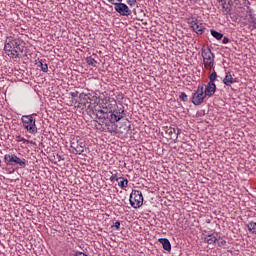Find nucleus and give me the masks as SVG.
Segmentation results:
<instances>
[{"instance_id": "27", "label": "nucleus", "mask_w": 256, "mask_h": 256, "mask_svg": "<svg viewBox=\"0 0 256 256\" xmlns=\"http://www.w3.org/2000/svg\"><path fill=\"white\" fill-rule=\"evenodd\" d=\"M250 23H252V27L256 29V18L253 15H250Z\"/></svg>"}, {"instance_id": "14", "label": "nucleus", "mask_w": 256, "mask_h": 256, "mask_svg": "<svg viewBox=\"0 0 256 256\" xmlns=\"http://www.w3.org/2000/svg\"><path fill=\"white\" fill-rule=\"evenodd\" d=\"M223 83L224 85H226V87H231V85H233L234 83H237V81L235 80V78H233V75L231 74V72L227 71L225 73Z\"/></svg>"}, {"instance_id": "33", "label": "nucleus", "mask_w": 256, "mask_h": 256, "mask_svg": "<svg viewBox=\"0 0 256 256\" xmlns=\"http://www.w3.org/2000/svg\"><path fill=\"white\" fill-rule=\"evenodd\" d=\"M70 95L73 99H75V97H78L79 92H71Z\"/></svg>"}, {"instance_id": "19", "label": "nucleus", "mask_w": 256, "mask_h": 256, "mask_svg": "<svg viewBox=\"0 0 256 256\" xmlns=\"http://www.w3.org/2000/svg\"><path fill=\"white\" fill-rule=\"evenodd\" d=\"M247 228L250 233H252L253 235H256V222H253V221L249 222L247 224Z\"/></svg>"}, {"instance_id": "6", "label": "nucleus", "mask_w": 256, "mask_h": 256, "mask_svg": "<svg viewBox=\"0 0 256 256\" xmlns=\"http://www.w3.org/2000/svg\"><path fill=\"white\" fill-rule=\"evenodd\" d=\"M4 161L6 165H13V163H15V165H19V167H27V160H25V158L21 159L15 154L4 155Z\"/></svg>"}, {"instance_id": "10", "label": "nucleus", "mask_w": 256, "mask_h": 256, "mask_svg": "<svg viewBox=\"0 0 256 256\" xmlns=\"http://www.w3.org/2000/svg\"><path fill=\"white\" fill-rule=\"evenodd\" d=\"M71 149L75 151L76 155H81L85 151V142L73 139L71 141Z\"/></svg>"}, {"instance_id": "23", "label": "nucleus", "mask_w": 256, "mask_h": 256, "mask_svg": "<svg viewBox=\"0 0 256 256\" xmlns=\"http://www.w3.org/2000/svg\"><path fill=\"white\" fill-rule=\"evenodd\" d=\"M209 82L208 83H215L217 80V72L213 71L209 76Z\"/></svg>"}, {"instance_id": "11", "label": "nucleus", "mask_w": 256, "mask_h": 256, "mask_svg": "<svg viewBox=\"0 0 256 256\" xmlns=\"http://www.w3.org/2000/svg\"><path fill=\"white\" fill-rule=\"evenodd\" d=\"M125 117V110H114L110 112L109 115V121L110 123H118V121H121Z\"/></svg>"}, {"instance_id": "20", "label": "nucleus", "mask_w": 256, "mask_h": 256, "mask_svg": "<svg viewBox=\"0 0 256 256\" xmlns=\"http://www.w3.org/2000/svg\"><path fill=\"white\" fill-rule=\"evenodd\" d=\"M210 33L214 39H217V41H221V39H223V34L217 32L216 30H210Z\"/></svg>"}, {"instance_id": "21", "label": "nucleus", "mask_w": 256, "mask_h": 256, "mask_svg": "<svg viewBox=\"0 0 256 256\" xmlns=\"http://www.w3.org/2000/svg\"><path fill=\"white\" fill-rule=\"evenodd\" d=\"M216 243H217L218 247H225V245H227V241L219 235L217 237Z\"/></svg>"}, {"instance_id": "24", "label": "nucleus", "mask_w": 256, "mask_h": 256, "mask_svg": "<svg viewBox=\"0 0 256 256\" xmlns=\"http://www.w3.org/2000/svg\"><path fill=\"white\" fill-rule=\"evenodd\" d=\"M220 2L223 5V8L225 9V7L227 8L228 5H231L233 3V0H220Z\"/></svg>"}, {"instance_id": "12", "label": "nucleus", "mask_w": 256, "mask_h": 256, "mask_svg": "<svg viewBox=\"0 0 256 256\" xmlns=\"http://www.w3.org/2000/svg\"><path fill=\"white\" fill-rule=\"evenodd\" d=\"M217 91V86L215 83L208 82L207 85H204V93L206 97H213Z\"/></svg>"}, {"instance_id": "5", "label": "nucleus", "mask_w": 256, "mask_h": 256, "mask_svg": "<svg viewBox=\"0 0 256 256\" xmlns=\"http://www.w3.org/2000/svg\"><path fill=\"white\" fill-rule=\"evenodd\" d=\"M129 201L133 209L143 207V193L140 190H132Z\"/></svg>"}, {"instance_id": "35", "label": "nucleus", "mask_w": 256, "mask_h": 256, "mask_svg": "<svg viewBox=\"0 0 256 256\" xmlns=\"http://www.w3.org/2000/svg\"><path fill=\"white\" fill-rule=\"evenodd\" d=\"M108 131H109V133H113V131H115V130H113V128H108Z\"/></svg>"}, {"instance_id": "22", "label": "nucleus", "mask_w": 256, "mask_h": 256, "mask_svg": "<svg viewBox=\"0 0 256 256\" xmlns=\"http://www.w3.org/2000/svg\"><path fill=\"white\" fill-rule=\"evenodd\" d=\"M16 141L18 142V143H24V144H26V143H31V144H33V141H31V140H27V139H25V137H22L21 135H18V136H16Z\"/></svg>"}, {"instance_id": "34", "label": "nucleus", "mask_w": 256, "mask_h": 256, "mask_svg": "<svg viewBox=\"0 0 256 256\" xmlns=\"http://www.w3.org/2000/svg\"><path fill=\"white\" fill-rule=\"evenodd\" d=\"M73 256H88V255L83 252H76Z\"/></svg>"}, {"instance_id": "2", "label": "nucleus", "mask_w": 256, "mask_h": 256, "mask_svg": "<svg viewBox=\"0 0 256 256\" xmlns=\"http://www.w3.org/2000/svg\"><path fill=\"white\" fill-rule=\"evenodd\" d=\"M35 116L36 114H29L21 117L22 127L30 135H37V118Z\"/></svg>"}, {"instance_id": "7", "label": "nucleus", "mask_w": 256, "mask_h": 256, "mask_svg": "<svg viewBox=\"0 0 256 256\" xmlns=\"http://www.w3.org/2000/svg\"><path fill=\"white\" fill-rule=\"evenodd\" d=\"M189 25L197 35H203V33H205V25L199 20L192 18V20L189 21Z\"/></svg>"}, {"instance_id": "4", "label": "nucleus", "mask_w": 256, "mask_h": 256, "mask_svg": "<svg viewBox=\"0 0 256 256\" xmlns=\"http://www.w3.org/2000/svg\"><path fill=\"white\" fill-rule=\"evenodd\" d=\"M206 97L207 95L205 94V84H199L197 90L192 95L191 102L196 106L202 105Z\"/></svg>"}, {"instance_id": "28", "label": "nucleus", "mask_w": 256, "mask_h": 256, "mask_svg": "<svg viewBox=\"0 0 256 256\" xmlns=\"http://www.w3.org/2000/svg\"><path fill=\"white\" fill-rule=\"evenodd\" d=\"M111 5H117L118 3H123V0H107Z\"/></svg>"}, {"instance_id": "25", "label": "nucleus", "mask_w": 256, "mask_h": 256, "mask_svg": "<svg viewBox=\"0 0 256 256\" xmlns=\"http://www.w3.org/2000/svg\"><path fill=\"white\" fill-rule=\"evenodd\" d=\"M87 63H88V65H92L93 67H95V64L97 63V61L94 60L93 57H88L87 58Z\"/></svg>"}, {"instance_id": "13", "label": "nucleus", "mask_w": 256, "mask_h": 256, "mask_svg": "<svg viewBox=\"0 0 256 256\" xmlns=\"http://www.w3.org/2000/svg\"><path fill=\"white\" fill-rule=\"evenodd\" d=\"M218 235L219 234H217V233H211V234L205 235L202 239L204 240V243H207L208 245L215 247V245H217Z\"/></svg>"}, {"instance_id": "16", "label": "nucleus", "mask_w": 256, "mask_h": 256, "mask_svg": "<svg viewBox=\"0 0 256 256\" xmlns=\"http://www.w3.org/2000/svg\"><path fill=\"white\" fill-rule=\"evenodd\" d=\"M96 117L97 119H109V113L105 109L96 110Z\"/></svg>"}, {"instance_id": "9", "label": "nucleus", "mask_w": 256, "mask_h": 256, "mask_svg": "<svg viewBox=\"0 0 256 256\" xmlns=\"http://www.w3.org/2000/svg\"><path fill=\"white\" fill-rule=\"evenodd\" d=\"M102 109H105L108 114L113 113L115 108L117 107V101L115 99H104L101 103Z\"/></svg>"}, {"instance_id": "32", "label": "nucleus", "mask_w": 256, "mask_h": 256, "mask_svg": "<svg viewBox=\"0 0 256 256\" xmlns=\"http://www.w3.org/2000/svg\"><path fill=\"white\" fill-rule=\"evenodd\" d=\"M229 38H227V37H223L222 38V43H223V45H227V43H229Z\"/></svg>"}, {"instance_id": "17", "label": "nucleus", "mask_w": 256, "mask_h": 256, "mask_svg": "<svg viewBox=\"0 0 256 256\" xmlns=\"http://www.w3.org/2000/svg\"><path fill=\"white\" fill-rule=\"evenodd\" d=\"M127 185H129V180H127L126 178H123V177H119L118 187H120L121 189H125V187H127Z\"/></svg>"}, {"instance_id": "30", "label": "nucleus", "mask_w": 256, "mask_h": 256, "mask_svg": "<svg viewBox=\"0 0 256 256\" xmlns=\"http://www.w3.org/2000/svg\"><path fill=\"white\" fill-rule=\"evenodd\" d=\"M180 99H181V101H187V94L185 93V92H182L181 94H180Z\"/></svg>"}, {"instance_id": "29", "label": "nucleus", "mask_w": 256, "mask_h": 256, "mask_svg": "<svg viewBox=\"0 0 256 256\" xmlns=\"http://www.w3.org/2000/svg\"><path fill=\"white\" fill-rule=\"evenodd\" d=\"M112 227H114L117 231H119V229H120V227H121V222L116 221V222L112 225Z\"/></svg>"}, {"instance_id": "18", "label": "nucleus", "mask_w": 256, "mask_h": 256, "mask_svg": "<svg viewBox=\"0 0 256 256\" xmlns=\"http://www.w3.org/2000/svg\"><path fill=\"white\" fill-rule=\"evenodd\" d=\"M38 67H40L43 73H47V71H49V66L45 63V60L38 61Z\"/></svg>"}, {"instance_id": "15", "label": "nucleus", "mask_w": 256, "mask_h": 256, "mask_svg": "<svg viewBox=\"0 0 256 256\" xmlns=\"http://www.w3.org/2000/svg\"><path fill=\"white\" fill-rule=\"evenodd\" d=\"M159 243H161L164 251H171V242L167 238H160Z\"/></svg>"}, {"instance_id": "26", "label": "nucleus", "mask_w": 256, "mask_h": 256, "mask_svg": "<svg viewBox=\"0 0 256 256\" xmlns=\"http://www.w3.org/2000/svg\"><path fill=\"white\" fill-rule=\"evenodd\" d=\"M126 3L130 7H135L137 5V0H126Z\"/></svg>"}, {"instance_id": "3", "label": "nucleus", "mask_w": 256, "mask_h": 256, "mask_svg": "<svg viewBox=\"0 0 256 256\" xmlns=\"http://www.w3.org/2000/svg\"><path fill=\"white\" fill-rule=\"evenodd\" d=\"M201 51L204 68L208 71L215 69V54L209 48H202Z\"/></svg>"}, {"instance_id": "1", "label": "nucleus", "mask_w": 256, "mask_h": 256, "mask_svg": "<svg viewBox=\"0 0 256 256\" xmlns=\"http://www.w3.org/2000/svg\"><path fill=\"white\" fill-rule=\"evenodd\" d=\"M4 51L10 59H17L19 57V51H21V40L19 36L10 33V35L6 37Z\"/></svg>"}, {"instance_id": "8", "label": "nucleus", "mask_w": 256, "mask_h": 256, "mask_svg": "<svg viewBox=\"0 0 256 256\" xmlns=\"http://www.w3.org/2000/svg\"><path fill=\"white\" fill-rule=\"evenodd\" d=\"M114 9L122 17H129V15H131L132 13L131 9H129V6H127V4L122 2H118L117 4H114Z\"/></svg>"}, {"instance_id": "31", "label": "nucleus", "mask_w": 256, "mask_h": 256, "mask_svg": "<svg viewBox=\"0 0 256 256\" xmlns=\"http://www.w3.org/2000/svg\"><path fill=\"white\" fill-rule=\"evenodd\" d=\"M110 181H118V182H119V177L117 176V174H113V175L110 177Z\"/></svg>"}]
</instances>
